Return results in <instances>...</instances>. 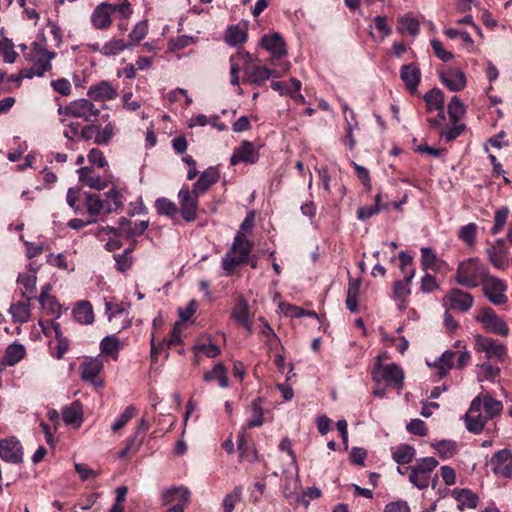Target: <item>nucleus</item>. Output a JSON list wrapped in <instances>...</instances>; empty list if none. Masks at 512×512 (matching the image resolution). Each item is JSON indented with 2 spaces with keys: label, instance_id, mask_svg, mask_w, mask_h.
I'll list each match as a JSON object with an SVG mask.
<instances>
[{
  "label": "nucleus",
  "instance_id": "0e129e2a",
  "mask_svg": "<svg viewBox=\"0 0 512 512\" xmlns=\"http://www.w3.org/2000/svg\"><path fill=\"white\" fill-rule=\"evenodd\" d=\"M85 206L91 216H98L103 212V203L98 195L86 194Z\"/></svg>",
  "mask_w": 512,
  "mask_h": 512
},
{
  "label": "nucleus",
  "instance_id": "72a5a7b5",
  "mask_svg": "<svg viewBox=\"0 0 512 512\" xmlns=\"http://www.w3.org/2000/svg\"><path fill=\"white\" fill-rule=\"evenodd\" d=\"M203 379L206 382L216 380L220 387L225 388L228 386L227 369L222 362H219L204 374Z\"/></svg>",
  "mask_w": 512,
  "mask_h": 512
},
{
  "label": "nucleus",
  "instance_id": "a18cd8bd",
  "mask_svg": "<svg viewBox=\"0 0 512 512\" xmlns=\"http://www.w3.org/2000/svg\"><path fill=\"white\" fill-rule=\"evenodd\" d=\"M262 404H263V399L261 397H257V398H255L252 401V403L250 405L252 416H251V418L248 420V422L246 424V426L248 428H254V427L262 426V424H263V408H262Z\"/></svg>",
  "mask_w": 512,
  "mask_h": 512
},
{
  "label": "nucleus",
  "instance_id": "603ef678",
  "mask_svg": "<svg viewBox=\"0 0 512 512\" xmlns=\"http://www.w3.org/2000/svg\"><path fill=\"white\" fill-rule=\"evenodd\" d=\"M155 208L158 214L168 216L169 218H174L179 212L177 205L164 197L158 198L155 201Z\"/></svg>",
  "mask_w": 512,
  "mask_h": 512
},
{
  "label": "nucleus",
  "instance_id": "412c9836",
  "mask_svg": "<svg viewBox=\"0 0 512 512\" xmlns=\"http://www.w3.org/2000/svg\"><path fill=\"white\" fill-rule=\"evenodd\" d=\"M441 82L453 92L461 91L466 86V76L460 69H448L440 74Z\"/></svg>",
  "mask_w": 512,
  "mask_h": 512
},
{
  "label": "nucleus",
  "instance_id": "58836bf2",
  "mask_svg": "<svg viewBox=\"0 0 512 512\" xmlns=\"http://www.w3.org/2000/svg\"><path fill=\"white\" fill-rule=\"evenodd\" d=\"M412 281L397 280L393 284V295L394 298L400 301L399 308L405 309L407 307V298L411 294V289L409 287Z\"/></svg>",
  "mask_w": 512,
  "mask_h": 512
},
{
  "label": "nucleus",
  "instance_id": "5fc2aeb1",
  "mask_svg": "<svg viewBox=\"0 0 512 512\" xmlns=\"http://www.w3.org/2000/svg\"><path fill=\"white\" fill-rule=\"evenodd\" d=\"M129 48V44L122 39H112L106 42L101 48V54L104 56H114Z\"/></svg>",
  "mask_w": 512,
  "mask_h": 512
},
{
  "label": "nucleus",
  "instance_id": "6ab92c4d",
  "mask_svg": "<svg viewBox=\"0 0 512 512\" xmlns=\"http://www.w3.org/2000/svg\"><path fill=\"white\" fill-rule=\"evenodd\" d=\"M400 78L407 90L412 95L415 94L421 81V71L418 65L415 63L403 65L400 69Z\"/></svg>",
  "mask_w": 512,
  "mask_h": 512
},
{
  "label": "nucleus",
  "instance_id": "ea45409f",
  "mask_svg": "<svg viewBox=\"0 0 512 512\" xmlns=\"http://www.w3.org/2000/svg\"><path fill=\"white\" fill-rule=\"evenodd\" d=\"M62 417L66 424L80 426L82 422V409L79 401L73 402L70 406L64 407Z\"/></svg>",
  "mask_w": 512,
  "mask_h": 512
},
{
  "label": "nucleus",
  "instance_id": "423d86ee",
  "mask_svg": "<svg viewBox=\"0 0 512 512\" xmlns=\"http://www.w3.org/2000/svg\"><path fill=\"white\" fill-rule=\"evenodd\" d=\"M199 194L190 190L187 185H183L178 193L179 212L186 222H193L197 219L199 208Z\"/></svg>",
  "mask_w": 512,
  "mask_h": 512
},
{
  "label": "nucleus",
  "instance_id": "c756f323",
  "mask_svg": "<svg viewBox=\"0 0 512 512\" xmlns=\"http://www.w3.org/2000/svg\"><path fill=\"white\" fill-rule=\"evenodd\" d=\"M75 320L80 324H92L94 322V313L89 301H80L73 309Z\"/></svg>",
  "mask_w": 512,
  "mask_h": 512
},
{
  "label": "nucleus",
  "instance_id": "e2e57ef3",
  "mask_svg": "<svg viewBox=\"0 0 512 512\" xmlns=\"http://www.w3.org/2000/svg\"><path fill=\"white\" fill-rule=\"evenodd\" d=\"M96 132L97 135L94 138V143L97 145H107L114 135V125L109 122L102 129L101 126L98 125Z\"/></svg>",
  "mask_w": 512,
  "mask_h": 512
},
{
  "label": "nucleus",
  "instance_id": "39448f33",
  "mask_svg": "<svg viewBox=\"0 0 512 512\" xmlns=\"http://www.w3.org/2000/svg\"><path fill=\"white\" fill-rule=\"evenodd\" d=\"M474 350L477 353H485L487 360L503 362L507 355V348L498 340L493 338L476 335L474 338Z\"/></svg>",
  "mask_w": 512,
  "mask_h": 512
},
{
  "label": "nucleus",
  "instance_id": "bf43d9fd",
  "mask_svg": "<svg viewBox=\"0 0 512 512\" xmlns=\"http://www.w3.org/2000/svg\"><path fill=\"white\" fill-rule=\"evenodd\" d=\"M148 33V24L147 21L143 20L138 22L132 31L129 33V47L138 44L141 40H143Z\"/></svg>",
  "mask_w": 512,
  "mask_h": 512
},
{
  "label": "nucleus",
  "instance_id": "f257e3e1",
  "mask_svg": "<svg viewBox=\"0 0 512 512\" xmlns=\"http://www.w3.org/2000/svg\"><path fill=\"white\" fill-rule=\"evenodd\" d=\"M489 273L488 268L475 258H468L458 264L455 281L468 289L480 286Z\"/></svg>",
  "mask_w": 512,
  "mask_h": 512
},
{
  "label": "nucleus",
  "instance_id": "f8f14e48",
  "mask_svg": "<svg viewBox=\"0 0 512 512\" xmlns=\"http://www.w3.org/2000/svg\"><path fill=\"white\" fill-rule=\"evenodd\" d=\"M278 71L270 69L263 65H246L244 67L243 82L261 86L265 81L272 78H279Z\"/></svg>",
  "mask_w": 512,
  "mask_h": 512
},
{
  "label": "nucleus",
  "instance_id": "4c0bfd02",
  "mask_svg": "<svg viewBox=\"0 0 512 512\" xmlns=\"http://www.w3.org/2000/svg\"><path fill=\"white\" fill-rule=\"evenodd\" d=\"M481 408L484 409L488 419H493L501 414L503 404L501 401L494 399L491 395L486 394L481 396Z\"/></svg>",
  "mask_w": 512,
  "mask_h": 512
},
{
  "label": "nucleus",
  "instance_id": "c85d7f7f",
  "mask_svg": "<svg viewBox=\"0 0 512 512\" xmlns=\"http://www.w3.org/2000/svg\"><path fill=\"white\" fill-rule=\"evenodd\" d=\"M253 248V242L248 240L246 236L241 233V231H238L234 237L233 244L229 251L248 259V256H250Z\"/></svg>",
  "mask_w": 512,
  "mask_h": 512
},
{
  "label": "nucleus",
  "instance_id": "f03ea898",
  "mask_svg": "<svg viewBox=\"0 0 512 512\" xmlns=\"http://www.w3.org/2000/svg\"><path fill=\"white\" fill-rule=\"evenodd\" d=\"M130 16L132 14L131 4L128 0H123L118 4L102 2L96 6L91 14V23L95 29L106 30L112 24V16Z\"/></svg>",
  "mask_w": 512,
  "mask_h": 512
},
{
  "label": "nucleus",
  "instance_id": "4468645a",
  "mask_svg": "<svg viewBox=\"0 0 512 512\" xmlns=\"http://www.w3.org/2000/svg\"><path fill=\"white\" fill-rule=\"evenodd\" d=\"M492 471L504 478L512 477V452L509 449H502L493 454L490 460Z\"/></svg>",
  "mask_w": 512,
  "mask_h": 512
},
{
  "label": "nucleus",
  "instance_id": "7c9ffc66",
  "mask_svg": "<svg viewBox=\"0 0 512 512\" xmlns=\"http://www.w3.org/2000/svg\"><path fill=\"white\" fill-rule=\"evenodd\" d=\"M416 450L409 444H400L392 449L393 460L400 465L409 464L413 461Z\"/></svg>",
  "mask_w": 512,
  "mask_h": 512
},
{
  "label": "nucleus",
  "instance_id": "bb28decb",
  "mask_svg": "<svg viewBox=\"0 0 512 512\" xmlns=\"http://www.w3.org/2000/svg\"><path fill=\"white\" fill-rule=\"evenodd\" d=\"M452 495L458 502L459 510L464 508L474 509L478 505V496L468 489L455 488L452 491Z\"/></svg>",
  "mask_w": 512,
  "mask_h": 512
},
{
  "label": "nucleus",
  "instance_id": "473e14b6",
  "mask_svg": "<svg viewBox=\"0 0 512 512\" xmlns=\"http://www.w3.org/2000/svg\"><path fill=\"white\" fill-rule=\"evenodd\" d=\"M260 335L263 338L264 344L268 348V351L274 352L279 348L283 349L280 338L277 336L268 322L264 323V326L260 330Z\"/></svg>",
  "mask_w": 512,
  "mask_h": 512
},
{
  "label": "nucleus",
  "instance_id": "9d476101",
  "mask_svg": "<svg viewBox=\"0 0 512 512\" xmlns=\"http://www.w3.org/2000/svg\"><path fill=\"white\" fill-rule=\"evenodd\" d=\"M99 114L100 110L88 99L72 101L65 107V115L82 118L87 122L95 121Z\"/></svg>",
  "mask_w": 512,
  "mask_h": 512
},
{
  "label": "nucleus",
  "instance_id": "a19ab883",
  "mask_svg": "<svg viewBox=\"0 0 512 512\" xmlns=\"http://www.w3.org/2000/svg\"><path fill=\"white\" fill-rule=\"evenodd\" d=\"M26 354L25 347L20 343H13L6 348L4 361L8 366H14L20 362Z\"/></svg>",
  "mask_w": 512,
  "mask_h": 512
},
{
  "label": "nucleus",
  "instance_id": "3c124183",
  "mask_svg": "<svg viewBox=\"0 0 512 512\" xmlns=\"http://www.w3.org/2000/svg\"><path fill=\"white\" fill-rule=\"evenodd\" d=\"M431 446L439 453L442 459H449L457 452V443L453 440H440Z\"/></svg>",
  "mask_w": 512,
  "mask_h": 512
},
{
  "label": "nucleus",
  "instance_id": "7ed1b4c3",
  "mask_svg": "<svg viewBox=\"0 0 512 512\" xmlns=\"http://www.w3.org/2000/svg\"><path fill=\"white\" fill-rule=\"evenodd\" d=\"M371 377L377 384L384 381L388 386L401 388L403 385L404 374L397 364H388L384 366L379 358L373 366Z\"/></svg>",
  "mask_w": 512,
  "mask_h": 512
},
{
  "label": "nucleus",
  "instance_id": "5701e85b",
  "mask_svg": "<svg viewBox=\"0 0 512 512\" xmlns=\"http://www.w3.org/2000/svg\"><path fill=\"white\" fill-rule=\"evenodd\" d=\"M220 179V173L216 167L210 166L202 172L199 179L193 184L192 190L202 195L204 194L213 184L217 183Z\"/></svg>",
  "mask_w": 512,
  "mask_h": 512
},
{
  "label": "nucleus",
  "instance_id": "ddd939ff",
  "mask_svg": "<svg viewBox=\"0 0 512 512\" xmlns=\"http://www.w3.org/2000/svg\"><path fill=\"white\" fill-rule=\"evenodd\" d=\"M488 418L481 413V396L475 397L465 416L466 428L469 432L479 434L482 432Z\"/></svg>",
  "mask_w": 512,
  "mask_h": 512
},
{
  "label": "nucleus",
  "instance_id": "a878e982",
  "mask_svg": "<svg viewBox=\"0 0 512 512\" xmlns=\"http://www.w3.org/2000/svg\"><path fill=\"white\" fill-rule=\"evenodd\" d=\"M87 95L95 101H106L115 99L118 93L109 82L101 81L99 84L91 86Z\"/></svg>",
  "mask_w": 512,
  "mask_h": 512
},
{
  "label": "nucleus",
  "instance_id": "393cba45",
  "mask_svg": "<svg viewBox=\"0 0 512 512\" xmlns=\"http://www.w3.org/2000/svg\"><path fill=\"white\" fill-rule=\"evenodd\" d=\"M423 100L426 103L427 110L432 112L438 111V117L445 120L444 112V93L439 88H432L424 96Z\"/></svg>",
  "mask_w": 512,
  "mask_h": 512
},
{
  "label": "nucleus",
  "instance_id": "f3484780",
  "mask_svg": "<svg viewBox=\"0 0 512 512\" xmlns=\"http://www.w3.org/2000/svg\"><path fill=\"white\" fill-rule=\"evenodd\" d=\"M103 362L99 358H90L80 365L81 379L91 382L96 387H102L103 381L99 379V374L103 370Z\"/></svg>",
  "mask_w": 512,
  "mask_h": 512
},
{
  "label": "nucleus",
  "instance_id": "cd10ccee",
  "mask_svg": "<svg viewBox=\"0 0 512 512\" xmlns=\"http://www.w3.org/2000/svg\"><path fill=\"white\" fill-rule=\"evenodd\" d=\"M101 202L103 203L102 213L109 214L122 208L123 195L117 189L112 188L107 193H105V199H101Z\"/></svg>",
  "mask_w": 512,
  "mask_h": 512
},
{
  "label": "nucleus",
  "instance_id": "c9c22d12",
  "mask_svg": "<svg viewBox=\"0 0 512 512\" xmlns=\"http://www.w3.org/2000/svg\"><path fill=\"white\" fill-rule=\"evenodd\" d=\"M120 339L115 335L105 336L100 342V351L103 355L111 356L113 360L119 357Z\"/></svg>",
  "mask_w": 512,
  "mask_h": 512
},
{
  "label": "nucleus",
  "instance_id": "c03bdc74",
  "mask_svg": "<svg viewBox=\"0 0 512 512\" xmlns=\"http://www.w3.org/2000/svg\"><path fill=\"white\" fill-rule=\"evenodd\" d=\"M137 246V241L134 240L130 247L124 250L121 254H115L113 256L115 262H116V269L119 272H125L127 271L131 265H132V256L131 253L134 251V249Z\"/></svg>",
  "mask_w": 512,
  "mask_h": 512
},
{
  "label": "nucleus",
  "instance_id": "8fccbe9b",
  "mask_svg": "<svg viewBox=\"0 0 512 512\" xmlns=\"http://www.w3.org/2000/svg\"><path fill=\"white\" fill-rule=\"evenodd\" d=\"M400 261V270L404 274L406 281H412L415 276V267L413 265V257L405 251H401L398 255Z\"/></svg>",
  "mask_w": 512,
  "mask_h": 512
},
{
  "label": "nucleus",
  "instance_id": "37998d69",
  "mask_svg": "<svg viewBox=\"0 0 512 512\" xmlns=\"http://www.w3.org/2000/svg\"><path fill=\"white\" fill-rule=\"evenodd\" d=\"M478 233V226L476 223H468L458 230L457 236L459 240L465 243L468 247H473L476 244V237Z\"/></svg>",
  "mask_w": 512,
  "mask_h": 512
},
{
  "label": "nucleus",
  "instance_id": "680f3d73",
  "mask_svg": "<svg viewBox=\"0 0 512 512\" xmlns=\"http://www.w3.org/2000/svg\"><path fill=\"white\" fill-rule=\"evenodd\" d=\"M398 30L401 32H408L410 35L415 36L420 31L419 21L406 15L399 20Z\"/></svg>",
  "mask_w": 512,
  "mask_h": 512
},
{
  "label": "nucleus",
  "instance_id": "aec40b11",
  "mask_svg": "<svg viewBox=\"0 0 512 512\" xmlns=\"http://www.w3.org/2000/svg\"><path fill=\"white\" fill-rule=\"evenodd\" d=\"M449 301L451 309L467 312L474 303L473 296L458 288H453L445 297Z\"/></svg>",
  "mask_w": 512,
  "mask_h": 512
},
{
  "label": "nucleus",
  "instance_id": "6e6552de",
  "mask_svg": "<svg viewBox=\"0 0 512 512\" xmlns=\"http://www.w3.org/2000/svg\"><path fill=\"white\" fill-rule=\"evenodd\" d=\"M480 285L483 288L484 295L494 305H503L508 301L505 294L507 285L501 279L491 276L488 273L487 277Z\"/></svg>",
  "mask_w": 512,
  "mask_h": 512
},
{
  "label": "nucleus",
  "instance_id": "79ce46f5",
  "mask_svg": "<svg viewBox=\"0 0 512 512\" xmlns=\"http://www.w3.org/2000/svg\"><path fill=\"white\" fill-rule=\"evenodd\" d=\"M234 252L228 251L222 258V268L227 275H232L235 270L248 263V259L238 255L234 256Z\"/></svg>",
  "mask_w": 512,
  "mask_h": 512
},
{
  "label": "nucleus",
  "instance_id": "49530a36",
  "mask_svg": "<svg viewBox=\"0 0 512 512\" xmlns=\"http://www.w3.org/2000/svg\"><path fill=\"white\" fill-rule=\"evenodd\" d=\"M466 113V108L458 96H453L448 104V115L452 124L459 123L461 117Z\"/></svg>",
  "mask_w": 512,
  "mask_h": 512
},
{
  "label": "nucleus",
  "instance_id": "4be33fe9",
  "mask_svg": "<svg viewBox=\"0 0 512 512\" xmlns=\"http://www.w3.org/2000/svg\"><path fill=\"white\" fill-rule=\"evenodd\" d=\"M421 252V265L423 270H433L435 272H442L449 269V265L446 261L439 259L436 253L428 247H422Z\"/></svg>",
  "mask_w": 512,
  "mask_h": 512
},
{
  "label": "nucleus",
  "instance_id": "6e6d98bb",
  "mask_svg": "<svg viewBox=\"0 0 512 512\" xmlns=\"http://www.w3.org/2000/svg\"><path fill=\"white\" fill-rule=\"evenodd\" d=\"M246 40L247 33L244 29L240 28L238 25L231 26L228 28L225 41L229 45L236 46L244 43Z\"/></svg>",
  "mask_w": 512,
  "mask_h": 512
},
{
  "label": "nucleus",
  "instance_id": "9b49d317",
  "mask_svg": "<svg viewBox=\"0 0 512 512\" xmlns=\"http://www.w3.org/2000/svg\"><path fill=\"white\" fill-rule=\"evenodd\" d=\"M23 446L14 436L0 439V458L7 463H23Z\"/></svg>",
  "mask_w": 512,
  "mask_h": 512
},
{
  "label": "nucleus",
  "instance_id": "774afa93",
  "mask_svg": "<svg viewBox=\"0 0 512 512\" xmlns=\"http://www.w3.org/2000/svg\"><path fill=\"white\" fill-rule=\"evenodd\" d=\"M406 470H410L409 481L418 489L422 490L429 486L430 476L416 471V469L411 466L407 467Z\"/></svg>",
  "mask_w": 512,
  "mask_h": 512
},
{
  "label": "nucleus",
  "instance_id": "20e7f679",
  "mask_svg": "<svg viewBox=\"0 0 512 512\" xmlns=\"http://www.w3.org/2000/svg\"><path fill=\"white\" fill-rule=\"evenodd\" d=\"M32 52L35 54L34 63L30 68L25 69L24 76L27 78L41 77L45 72L51 70V60L56 56V53L48 51L43 44L38 42L32 44Z\"/></svg>",
  "mask_w": 512,
  "mask_h": 512
},
{
  "label": "nucleus",
  "instance_id": "4d7b16f0",
  "mask_svg": "<svg viewBox=\"0 0 512 512\" xmlns=\"http://www.w3.org/2000/svg\"><path fill=\"white\" fill-rule=\"evenodd\" d=\"M36 281L37 277L34 274H20L17 282L22 286L21 295L22 297H30L29 294H32L36 289Z\"/></svg>",
  "mask_w": 512,
  "mask_h": 512
},
{
  "label": "nucleus",
  "instance_id": "e433bc0d",
  "mask_svg": "<svg viewBox=\"0 0 512 512\" xmlns=\"http://www.w3.org/2000/svg\"><path fill=\"white\" fill-rule=\"evenodd\" d=\"M237 446H238V450H239L240 461L245 460L250 463H253L257 460V451L253 447V445H251L247 441L244 434L238 435Z\"/></svg>",
  "mask_w": 512,
  "mask_h": 512
},
{
  "label": "nucleus",
  "instance_id": "2eb2a0df",
  "mask_svg": "<svg viewBox=\"0 0 512 512\" xmlns=\"http://www.w3.org/2000/svg\"><path fill=\"white\" fill-rule=\"evenodd\" d=\"M149 428V423L145 419H140L133 435L126 439L124 448L119 452V458H126L135 454L142 445L144 435Z\"/></svg>",
  "mask_w": 512,
  "mask_h": 512
},
{
  "label": "nucleus",
  "instance_id": "2f4dec72",
  "mask_svg": "<svg viewBox=\"0 0 512 512\" xmlns=\"http://www.w3.org/2000/svg\"><path fill=\"white\" fill-rule=\"evenodd\" d=\"M231 318L237 323H241L251 318L248 301L243 295H239L231 311Z\"/></svg>",
  "mask_w": 512,
  "mask_h": 512
},
{
  "label": "nucleus",
  "instance_id": "864d4df0",
  "mask_svg": "<svg viewBox=\"0 0 512 512\" xmlns=\"http://www.w3.org/2000/svg\"><path fill=\"white\" fill-rule=\"evenodd\" d=\"M509 213L510 210L507 206H502L501 208L495 211L494 224L490 230L492 235H497L503 230L504 226L507 223Z\"/></svg>",
  "mask_w": 512,
  "mask_h": 512
},
{
  "label": "nucleus",
  "instance_id": "052dcab7",
  "mask_svg": "<svg viewBox=\"0 0 512 512\" xmlns=\"http://www.w3.org/2000/svg\"><path fill=\"white\" fill-rule=\"evenodd\" d=\"M0 53L6 63H14L18 57V53L14 50V43L8 38L0 41Z\"/></svg>",
  "mask_w": 512,
  "mask_h": 512
},
{
  "label": "nucleus",
  "instance_id": "de8ad7c7",
  "mask_svg": "<svg viewBox=\"0 0 512 512\" xmlns=\"http://www.w3.org/2000/svg\"><path fill=\"white\" fill-rule=\"evenodd\" d=\"M189 497L190 492L187 488L184 487L172 488L166 491L164 494V499L167 504L173 501H177L176 504H183V507L188 503Z\"/></svg>",
  "mask_w": 512,
  "mask_h": 512
},
{
  "label": "nucleus",
  "instance_id": "f704fd0d",
  "mask_svg": "<svg viewBox=\"0 0 512 512\" xmlns=\"http://www.w3.org/2000/svg\"><path fill=\"white\" fill-rule=\"evenodd\" d=\"M33 297H27L26 301H19L16 304H12L10 312L13 317V321L17 323H25L30 318V300Z\"/></svg>",
  "mask_w": 512,
  "mask_h": 512
},
{
  "label": "nucleus",
  "instance_id": "b1692460",
  "mask_svg": "<svg viewBox=\"0 0 512 512\" xmlns=\"http://www.w3.org/2000/svg\"><path fill=\"white\" fill-rule=\"evenodd\" d=\"M79 181L91 189L103 190L109 185V180L95 175L91 167H81L77 170Z\"/></svg>",
  "mask_w": 512,
  "mask_h": 512
},
{
  "label": "nucleus",
  "instance_id": "09e8293b",
  "mask_svg": "<svg viewBox=\"0 0 512 512\" xmlns=\"http://www.w3.org/2000/svg\"><path fill=\"white\" fill-rule=\"evenodd\" d=\"M39 303L47 313L56 316V318H59L62 311V306L57 300L55 296H49L45 298V292L40 293V296L38 297Z\"/></svg>",
  "mask_w": 512,
  "mask_h": 512
},
{
  "label": "nucleus",
  "instance_id": "1a4fd4ad",
  "mask_svg": "<svg viewBox=\"0 0 512 512\" xmlns=\"http://www.w3.org/2000/svg\"><path fill=\"white\" fill-rule=\"evenodd\" d=\"M260 45L271 53L270 64L272 66H280L282 58L287 53L286 44L282 36L277 32L265 34L261 38Z\"/></svg>",
  "mask_w": 512,
  "mask_h": 512
},
{
  "label": "nucleus",
  "instance_id": "a211bd4d",
  "mask_svg": "<svg viewBox=\"0 0 512 512\" xmlns=\"http://www.w3.org/2000/svg\"><path fill=\"white\" fill-rule=\"evenodd\" d=\"M489 247L486 249L488 260L498 269H503L506 265V256L508 254V247L503 238L497 239L494 243L487 242Z\"/></svg>",
  "mask_w": 512,
  "mask_h": 512
},
{
  "label": "nucleus",
  "instance_id": "13d9d810",
  "mask_svg": "<svg viewBox=\"0 0 512 512\" xmlns=\"http://www.w3.org/2000/svg\"><path fill=\"white\" fill-rule=\"evenodd\" d=\"M243 486H236L232 492L228 493L223 499V512H233L236 504L241 500Z\"/></svg>",
  "mask_w": 512,
  "mask_h": 512
},
{
  "label": "nucleus",
  "instance_id": "338daca9",
  "mask_svg": "<svg viewBox=\"0 0 512 512\" xmlns=\"http://www.w3.org/2000/svg\"><path fill=\"white\" fill-rule=\"evenodd\" d=\"M135 411L136 409L133 405L127 406L116 419V421L112 424V431L117 432L121 430L135 416Z\"/></svg>",
  "mask_w": 512,
  "mask_h": 512
},
{
  "label": "nucleus",
  "instance_id": "dca6fc26",
  "mask_svg": "<svg viewBox=\"0 0 512 512\" xmlns=\"http://www.w3.org/2000/svg\"><path fill=\"white\" fill-rule=\"evenodd\" d=\"M259 159V151L255 145L244 140L240 146L236 147L230 158L231 165H237L238 163L255 164Z\"/></svg>",
  "mask_w": 512,
  "mask_h": 512
},
{
  "label": "nucleus",
  "instance_id": "0eeeda50",
  "mask_svg": "<svg viewBox=\"0 0 512 512\" xmlns=\"http://www.w3.org/2000/svg\"><path fill=\"white\" fill-rule=\"evenodd\" d=\"M476 320L483 325L487 332L503 337L509 335L510 330L506 322L490 307L482 308L478 313Z\"/></svg>",
  "mask_w": 512,
  "mask_h": 512
},
{
  "label": "nucleus",
  "instance_id": "69168bd1",
  "mask_svg": "<svg viewBox=\"0 0 512 512\" xmlns=\"http://www.w3.org/2000/svg\"><path fill=\"white\" fill-rule=\"evenodd\" d=\"M438 461L434 457H423L416 461L412 467L416 471L431 476L432 471L437 467Z\"/></svg>",
  "mask_w": 512,
  "mask_h": 512
}]
</instances>
